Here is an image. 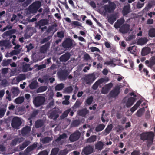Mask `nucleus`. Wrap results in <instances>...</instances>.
Wrapping results in <instances>:
<instances>
[{"instance_id": "obj_1", "label": "nucleus", "mask_w": 155, "mask_h": 155, "mask_svg": "<svg viewBox=\"0 0 155 155\" xmlns=\"http://www.w3.org/2000/svg\"><path fill=\"white\" fill-rule=\"evenodd\" d=\"M17 32L16 29H12L10 30L4 32L2 35V37L4 38H7L8 40H3L0 41V46H5L6 48L10 47V42L9 40L11 39L12 43L14 45H15L16 43L15 42L16 36L14 34Z\"/></svg>"}, {"instance_id": "obj_2", "label": "nucleus", "mask_w": 155, "mask_h": 155, "mask_svg": "<svg viewBox=\"0 0 155 155\" xmlns=\"http://www.w3.org/2000/svg\"><path fill=\"white\" fill-rule=\"evenodd\" d=\"M141 140L143 141H152L154 140L155 134L152 131H148L143 132L140 134Z\"/></svg>"}, {"instance_id": "obj_3", "label": "nucleus", "mask_w": 155, "mask_h": 155, "mask_svg": "<svg viewBox=\"0 0 155 155\" xmlns=\"http://www.w3.org/2000/svg\"><path fill=\"white\" fill-rule=\"evenodd\" d=\"M61 113L62 112L58 108L55 107L51 110L48 116L50 119L56 120L58 117L59 114Z\"/></svg>"}, {"instance_id": "obj_4", "label": "nucleus", "mask_w": 155, "mask_h": 155, "mask_svg": "<svg viewBox=\"0 0 155 155\" xmlns=\"http://www.w3.org/2000/svg\"><path fill=\"white\" fill-rule=\"evenodd\" d=\"M109 4L104 5L103 8L105 13H111L114 11L116 7L115 4L110 2H109Z\"/></svg>"}, {"instance_id": "obj_5", "label": "nucleus", "mask_w": 155, "mask_h": 155, "mask_svg": "<svg viewBox=\"0 0 155 155\" xmlns=\"http://www.w3.org/2000/svg\"><path fill=\"white\" fill-rule=\"evenodd\" d=\"M45 101V97L42 96H37L34 98L33 103L34 105L38 107L44 104Z\"/></svg>"}, {"instance_id": "obj_6", "label": "nucleus", "mask_w": 155, "mask_h": 155, "mask_svg": "<svg viewBox=\"0 0 155 155\" xmlns=\"http://www.w3.org/2000/svg\"><path fill=\"white\" fill-rule=\"evenodd\" d=\"M96 76L94 73L85 75L84 80L86 84H91L96 79Z\"/></svg>"}, {"instance_id": "obj_7", "label": "nucleus", "mask_w": 155, "mask_h": 155, "mask_svg": "<svg viewBox=\"0 0 155 155\" xmlns=\"http://www.w3.org/2000/svg\"><path fill=\"white\" fill-rule=\"evenodd\" d=\"M73 40L69 38H66L62 43V46L66 49H70L73 47Z\"/></svg>"}, {"instance_id": "obj_8", "label": "nucleus", "mask_w": 155, "mask_h": 155, "mask_svg": "<svg viewBox=\"0 0 155 155\" xmlns=\"http://www.w3.org/2000/svg\"><path fill=\"white\" fill-rule=\"evenodd\" d=\"M21 123V120L19 118L15 117L12 120L11 126L14 128L18 129Z\"/></svg>"}, {"instance_id": "obj_9", "label": "nucleus", "mask_w": 155, "mask_h": 155, "mask_svg": "<svg viewBox=\"0 0 155 155\" xmlns=\"http://www.w3.org/2000/svg\"><path fill=\"white\" fill-rule=\"evenodd\" d=\"M120 85L116 86L109 93V95L111 97L114 98L118 96L120 93Z\"/></svg>"}, {"instance_id": "obj_10", "label": "nucleus", "mask_w": 155, "mask_h": 155, "mask_svg": "<svg viewBox=\"0 0 155 155\" xmlns=\"http://www.w3.org/2000/svg\"><path fill=\"white\" fill-rule=\"evenodd\" d=\"M80 136V133L78 131H76L70 135L69 140L71 142H75L79 139Z\"/></svg>"}, {"instance_id": "obj_11", "label": "nucleus", "mask_w": 155, "mask_h": 155, "mask_svg": "<svg viewBox=\"0 0 155 155\" xmlns=\"http://www.w3.org/2000/svg\"><path fill=\"white\" fill-rule=\"evenodd\" d=\"M94 151V146L88 145L84 147L81 153L88 155L92 153Z\"/></svg>"}, {"instance_id": "obj_12", "label": "nucleus", "mask_w": 155, "mask_h": 155, "mask_svg": "<svg viewBox=\"0 0 155 155\" xmlns=\"http://www.w3.org/2000/svg\"><path fill=\"white\" fill-rule=\"evenodd\" d=\"M113 84L112 83H110L105 85L102 87L101 89V93L103 94H107L110 90L112 88Z\"/></svg>"}, {"instance_id": "obj_13", "label": "nucleus", "mask_w": 155, "mask_h": 155, "mask_svg": "<svg viewBox=\"0 0 155 155\" xmlns=\"http://www.w3.org/2000/svg\"><path fill=\"white\" fill-rule=\"evenodd\" d=\"M58 76L60 79L65 80L69 74V72L66 70H63L58 73Z\"/></svg>"}, {"instance_id": "obj_14", "label": "nucleus", "mask_w": 155, "mask_h": 155, "mask_svg": "<svg viewBox=\"0 0 155 155\" xmlns=\"http://www.w3.org/2000/svg\"><path fill=\"white\" fill-rule=\"evenodd\" d=\"M71 55L70 53L66 52L60 57L59 58L60 61L62 62H66L67 61L70 59Z\"/></svg>"}, {"instance_id": "obj_15", "label": "nucleus", "mask_w": 155, "mask_h": 155, "mask_svg": "<svg viewBox=\"0 0 155 155\" xmlns=\"http://www.w3.org/2000/svg\"><path fill=\"white\" fill-rule=\"evenodd\" d=\"M130 26L129 25L125 24L122 25L120 28V31L123 34L127 33L129 31Z\"/></svg>"}, {"instance_id": "obj_16", "label": "nucleus", "mask_w": 155, "mask_h": 155, "mask_svg": "<svg viewBox=\"0 0 155 155\" xmlns=\"http://www.w3.org/2000/svg\"><path fill=\"white\" fill-rule=\"evenodd\" d=\"M145 62L147 66L151 68L155 64V56L152 57L149 61L148 60L145 61Z\"/></svg>"}, {"instance_id": "obj_17", "label": "nucleus", "mask_w": 155, "mask_h": 155, "mask_svg": "<svg viewBox=\"0 0 155 155\" xmlns=\"http://www.w3.org/2000/svg\"><path fill=\"white\" fill-rule=\"evenodd\" d=\"M105 79L104 78H101L96 81L92 86V89L94 90L97 89L98 86L104 82Z\"/></svg>"}, {"instance_id": "obj_18", "label": "nucleus", "mask_w": 155, "mask_h": 155, "mask_svg": "<svg viewBox=\"0 0 155 155\" xmlns=\"http://www.w3.org/2000/svg\"><path fill=\"white\" fill-rule=\"evenodd\" d=\"M136 98L131 97L129 98L126 103V106L127 108H129L131 107L135 102Z\"/></svg>"}, {"instance_id": "obj_19", "label": "nucleus", "mask_w": 155, "mask_h": 155, "mask_svg": "<svg viewBox=\"0 0 155 155\" xmlns=\"http://www.w3.org/2000/svg\"><path fill=\"white\" fill-rule=\"evenodd\" d=\"M31 130V128L29 126H26L22 129L21 133L23 136L28 135Z\"/></svg>"}, {"instance_id": "obj_20", "label": "nucleus", "mask_w": 155, "mask_h": 155, "mask_svg": "<svg viewBox=\"0 0 155 155\" xmlns=\"http://www.w3.org/2000/svg\"><path fill=\"white\" fill-rule=\"evenodd\" d=\"M23 140V138L21 137H16L12 140L10 145L11 146H14L17 144V143H20L22 142Z\"/></svg>"}, {"instance_id": "obj_21", "label": "nucleus", "mask_w": 155, "mask_h": 155, "mask_svg": "<svg viewBox=\"0 0 155 155\" xmlns=\"http://www.w3.org/2000/svg\"><path fill=\"white\" fill-rule=\"evenodd\" d=\"M130 6L129 5L125 6L122 10V13L124 16L127 17V15L130 12Z\"/></svg>"}, {"instance_id": "obj_22", "label": "nucleus", "mask_w": 155, "mask_h": 155, "mask_svg": "<svg viewBox=\"0 0 155 155\" xmlns=\"http://www.w3.org/2000/svg\"><path fill=\"white\" fill-rule=\"evenodd\" d=\"M89 113V111L86 108L80 110L78 111V114L80 116L85 117L86 115Z\"/></svg>"}, {"instance_id": "obj_23", "label": "nucleus", "mask_w": 155, "mask_h": 155, "mask_svg": "<svg viewBox=\"0 0 155 155\" xmlns=\"http://www.w3.org/2000/svg\"><path fill=\"white\" fill-rule=\"evenodd\" d=\"M50 45V43L49 42H47L44 45L41 46L40 48V51L41 53H44L46 52Z\"/></svg>"}, {"instance_id": "obj_24", "label": "nucleus", "mask_w": 155, "mask_h": 155, "mask_svg": "<svg viewBox=\"0 0 155 155\" xmlns=\"http://www.w3.org/2000/svg\"><path fill=\"white\" fill-rule=\"evenodd\" d=\"M37 147V144L35 143L28 147L25 150V151L26 153H28L36 149Z\"/></svg>"}, {"instance_id": "obj_25", "label": "nucleus", "mask_w": 155, "mask_h": 155, "mask_svg": "<svg viewBox=\"0 0 155 155\" xmlns=\"http://www.w3.org/2000/svg\"><path fill=\"white\" fill-rule=\"evenodd\" d=\"M142 101L140 100L138 101L136 104L130 109V111L131 113H133L140 106L141 103Z\"/></svg>"}, {"instance_id": "obj_26", "label": "nucleus", "mask_w": 155, "mask_h": 155, "mask_svg": "<svg viewBox=\"0 0 155 155\" xmlns=\"http://www.w3.org/2000/svg\"><path fill=\"white\" fill-rule=\"evenodd\" d=\"M48 24V21L47 19H41L38 21L37 23V25L39 27V28H41V27L42 26H44Z\"/></svg>"}, {"instance_id": "obj_27", "label": "nucleus", "mask_w": 155, "mask_h": 155, "mask_svg": "<svg viewBox=\"0 0 155 155\" xmlns=\"http://www.w3.org/2000/svg\"><path fill=\"white\" fill-rule=\"evenodd\" d=\"M151 51L149 47L143 48L142 50L141 55L144 56L149 54Z\"/></svg>"}, {"instance_id": "obj_28", "label": "nucleus", "mask_w": 155, "mask_h": 155, "mask_svg": "<svg viewBox=\"0 0 155 155\" xmlns=\"http://www.w3.org/2000/svg\"><path fill=\"white\" fill-rule=\"evenodd\" d=\"M44 125L43 121L41 119L37 120L35 123V127L36 128L42 127Z\"/></svg>"}, {"instance_id": "obj_29", "label": "nucleus", "mask_w": 155, "mask_h": 155, "mask_svg": "<svg viewBox=\"0 0 155 155\" xmlns=\"http://www.w3.org/2000/svg\"><path fill=\"white\" fill-rule=\"evenodd\" d=\"M97 137L95 135H92L90 137L87 139L86 140V143H91L96 141Z\"/></svg>"}, {"instance_id": "obj_30", "label": "nucleus", "mask_w": 155, "mask_h": 155, "mask_svg": "<svg viewBox=\"0 0 155 155\" xmlns=\"http://www.w3.org/2000/svg\"><path fill=\"white\" fill-rule=\"evenodd\" d=\"M38 83L36 80L32 81L29 84V87L31 89H34L36 88L38 86Z\"/></svg>"}, {"instance_id": "obj_31", "label": "nucleus", "mask_w": 155, "mask_h": 155, "mask_svg": "<svg viewBox=\"0 0 155 155\" xmlns=\"http://www.w3.org/2000/svg\"><path fill=\"white\" fill-rule=\"evenodd\" d=\"M103 145L104 144L102 142L99 141L95 144V148L96 149L101 150L103 148Z\"/></svg>"}, {"instance_id": "obj_32", "label": "nucleus", "mask_w": 155, "mask_h": 155, "mask_svg": "<svg viewBox=\"0 0 155 155\" xmlns=\"http://www.w3.org/2000/svg\"><path fill=\"white\" fill-rule=\"evenodd\" d=\"M107 18L108 22L111 24H113L116 19L115 16L113 15L108 17Z\"/></svg>"}, {"instance_id": "obj_33", "label": "nucleus", "mask_w": 155, "mask_h": 155, "mask_svg": "<svg viewBox=\"0 0 155 155\" xmlns=\"http://www.w3.org/2000/svg\"><path fill=\"white\" fill-rule=\"evenodd\" d=\"M148 41L146 38H141L138 40L137 42L139 44L143 45L146 44Z\"/></svg>"}, {"instance_id": "obj_34", "label": "nucleus", "mask_w": 155, "mask_h": 155, "mask_svg": "<svg viewBox=\"0 0 155 155\" xmlns=\"http://www.w3.org/2000/svg\"><path fill=\"white\" fill-rule=\"evenodd\" d=\"M144 111V108L143 107L139 109L135 114L138 117H141L142 116Z\"/></svg>"}, {"instance_id": "obj_35", "label": "nucleus", "mask_w": 155, "mask_h": 155, "mask_svg": "<svg viewBox=\"0 0 155 155\" xmlns=\"http://www.w3.org/2000/svg\"><path fill=\"white\" fill-rule=\"evenodd\" d=\"M52 140V139L51 138L49 137H47L43 138L42 139L41 141L43 143L45 144L49 143Z\"/></svg>"}, {"instance_id": "obj_36", "label": "nucleus", "mask_w": 155, "mask_h": 155, "mask_svg": "<svg viewBox=\"0 0 155 155\" xmlns=\"http://www.w3.org/2000/svg\"><path fill=\"white\" fill-rule=\"evenodd\" d=\"M105 127L104 124H100L96 127L95 130L97 132L101 131L104 129Z\"/></svg>"}, {"instance_id": "obj_37", "label": "nucleus", "mask_w": 155, "mask_h": 155, "mask_svg": "<svg viewBox=\"0 0 155 155\" xmlns=\"http://www.w3.org/2000/svg\"><path fill=\"white\" fill-rule=\"evenodd\" d=\"M71 110V109L69 108L64 111L62 114V115L60 116L61 118V119H64L66 117L68 116Z\"/></svg>"}, {"instance_id": "obj_38", "label": "nucleus", "mask_w": 155, "mask_h": 155, "mask_svg": "<svg viewBox=\"0 0 155 155\" xmlns=\"http://www.w3.org/2000/svg\"><path fill=\"white\" fill-rule=\"evenodd\" d=\"M28 10L29 12L31 13H36L38 11V10L35 7L32 5V4L29 6Z\"/></svg>"}, {"instance_id": "obj_39", "label": "nucleus", "mask_w": 155, "mask_h": 155, "mask_svg": "<svg viewBox=\"0 0 155 155\" xmlns=\"http://www.w3.org/2000/svg\"><path fill=\"white\" fill-rule=\"evenodd\" d=\"M64 87V84L63 83L59 84L55 87V89L56 91H60L62 90Z\"/></svg>"}, {"instance_id": "obj_40", "label": "nucleus", "mask_w": 155, "mask_h": 155, "mask_svg": "<svg viewBox=\"0 0 155 155\" xmlns=\"http://www.w3.org/2000/svg\"><path fill=\"white\" fill-rule=\"evenodd\" d=\"M24 101V98L23 97H19L15 100V102L16 104H21Z\"/></svg>"}, {"instance_id": "obj_41", "label": "nucleus", "mask_w": 155, "mask_h": 155, "mask_svg": "<svg viewBox=\"0 0 155 155\" xmlns=\"http://www.w3.org/2000/svg\"><path fill=\"white\" fill-rule=\"evenodd\" d=\"M67 137V135L66 133H63L62 135H60L55 140V141L58 142L61 139H64Z\"/></svg>"}, {"instance_id": "obj_42", "label": "nucleus", "mask_w": 155, "mask_h": 155, "mask_svg": "<svg viewBox=\"0 0 155 155\" xmlns=\"http://www.w3.org/2000/svg\"><path fill=\"white\" fill-rule=\"evenodd\" d=\"M80 122L79 120H75L72 122L71 125L72 127H77L79 125Z\"/></svg>"}, {"instance_id": "obj_43", "label": "nucleus", "mask_w": 155, "mask_h": 155, "mask_svg": "<svg viewBox=\"0 0 155 155\" xmlns=\"http://www.w3.org/2000/svg\"><path fill=\"white\" fill-rule=\"evenodd\" d=\"M47 86H42L39 87L37 90V93L43 92L45 91L47 89Z\"/></svg>"}, {"instance_id": "obj_44", "label": "nucleus", "mask_w": 155, "mask_h": 155, "mask_svg": "<svg viewBox=\"0 0 155 155\" xmlns=\"http://www.w3.org/2000/svg\"><path fill=\"white\" fill-rule=\"evenodd\" d=\"M81 101L77 100L72 107L73 110L76 109V108L79 107L81 105Z\"/></svg>"}, {"instance_id": "obj_45", "label": "nucleus", "mask_w": 155, "mask_h": 155, "mask_svg": "<svg viewBox=\"0 0 155 155\" xmlns=\"http://www.w3.org/2000/svg\"><path fill=\"white\" fill-rule=\"evenodd\" d=\"M29 144V141H26L23 142L21 145L19 146V148L20 150H23L25 148L27 147Z\"/></svg>"}, {"instance_id": "obj_46", "label": "nucleus", "mask_w": 155, "mask_h": 155, "mask_svg": "<svg viewBox=\"0 0 155 155\" xmlns=\"http://www.w3.org/2000/svg\"><path fill=\"white\" fill-rule=\"evenodd\" d=\"M32 4V6L35 7L38 10L41 6V3L40 1H37L33 2Z\"/></svg>"}, {"instance_id": "obj_47", "label": "nucleus", "mask_w": 155, "mask_h": 155, "mask_svg": "<svg viewBox=\"0 0 155 155\" xmlns=\"http://www.w3.org/2000/svg\"><path fill=\"white\" fill-rule=\"evenodd\" d=\"M32 4V6L35 7L38 10L41 6V3L40 1H37L33 2Z\"/></svg>"}, {"instance_id": "obj_48", "label": "nucleus", "mask_w": 155, "mask_h": 155, "mask_svg": "<svg viewBox=\"0 0 155 155\" xmlns=\"http://www.w3.org/2000/svg\"><path fill=\"white\" fill-rule=\"evenodd\" d=\"M148 35L151 37H155V29L151 28L149 31Z\"/></svg>"}, {"instance_id": "obj_49", "label": "nucleus", "mask_w": 155, "mask_h": 155, "mask_svg": "<svg viewBox=\"0 0 155 155\" xmlns=\"http://www.w3.org/2000/svg\"><path fill=\"white\" fill-rule=\"evenodd\" d=\"M30 65L28 64H26L23 65L22 67V70L24 72H26L29 71V68Z\"/></svg>"}, {"instance_id": "obj_50", "label": "nucleus", "mask_w": 155, "mask_h": 155, "mask_svg": "<svg viewBox=\"0 0 155 155\" xmlns=\"http://www.w3.org/2000/svg\"><path fill=\"white\" fill-rule=\"evenodd\" d=\"M59 149L58 148H54L51 150V155H56L58 153Z\"/></svg>"}, {"instance_id": "obj_51", "label": "nucleus", "mask_w": 155, "mask_h": 155, "mask_svg": "<svg viewBox=\"0 0 155 155\" xmlns=\"http://www.w3.org/2000/svg\"><path fill=\"white\" fill-rule=\"evenodd\" d=\"M113 128V126L112 124H110L107 126V127L105 130V132L107 133V134H108L111 130Z\"/></svg>"}, {"instance_id": "obj_52", "label": "nucleus", "mask_w": 155, "mask_h": 155, "mask_svg": "<svg viewBox=\"0 0 155 155\" xmlns=\"http://www.w3.org/2000/svg\"><path fill=\"white\" fill-rule=\"evenodd\" d=\"M93 98L92 96H91L88 97L86 100V104L88 105H90L93 102Z\"/></svg>"}, {"instance_id": "obj_53", "label": "nucleus", "mask_w": 155, "mask_h": 155, "mask_svg": "<svg viewBox=\"0 0 155 155\" xmlns=\"http://www.w3.org/2000/svg\"><path fill=\"white\" fill-rule=\"evenodd\" d=\"M31 0H26L22 4V6L24 7H26L31 3Z\"/></svg>"}, {"instance_id": "obj_54", "label": "nucleus", "mask_w": 155, "mask_h": 155, "mask_svg": "<svg viewBox=\"0 0 155 155\" xmlns=\"http://www.w3.org/2000/svg\"><path fill=\"white\" fill-rule=\"evenodd\" d=\"M68 150L66 149L61 150L60 152V155H66L68 153Z\"/></svg>"}, {"instance_id": "obj_55", "label": "nucleus", "mask_w": 155, "mask_h": 155, "mask_svg": "<svg viewBox=\"0 0 155 155\" xmlns=\"http://www.w3.org/2000/svg\"><path fill=\"white\" fill-rule=\"evenodd\" d=\"M134 48H135V46L129 47L128 48L127 50L128 51L130 52V53L132 54H134L135 52V51L134 50H133Z\"/></svg>"}, {"instance_id": "obj_56", "label": "nucleus", "mask_w": 155, "mask_h": 155, "mask_svg": "<svg viewBox=\"0 0 155 155\" xmlns=\"http://www.w3.org/2000/svg\"><path fill=\"white\" fill-rule=\"evenodd\" d=\"M12 61L11 59H8L5 61H4L3 63V66H7Z\"/></svg>"}, {"instance_id": "obj_57", "label": "nucleus", "mask_w": 155, "mask_h": 155, "mask_svg": "<svg viewBox=\"0 0 155 155\" xmlns=\"http://www.w3.org/2000/svg\"><path fill=\"white\" fill-rule=\"evenodd\" d=\"M50 40V38L49 36H48L47 37L44 38L41 41V44H43L45 42H47Z\"/></svg>"}, {"instance_id": "obj_58", "label": "nucleus", "mask_w": 155, "mask_h": 155, "mask_svg": "<svg viewBox=\"0 0 155 155\" xmlns=\"http://www.w3.org/2000/svg\"><path fill=\"white\" fill-rule=\"evenodd\" d=\"M144 5V3H141L139 2H138L136 5V7L138 9H140L143 7Z\"/></svg>"}, {"instance_id": "obj_59", "label": "nucleus", "mask_w": 155, "mask_h": 155, "mask_svg": "<svg viewBox=\"0 0 155 155\" xmlns=\"http://www.w3.org/2000/svg\"><path fill=\"white\" fill-rule=\"evenodd\" d=\"M38 113V111L36 110L33 111L30 115L31 118L35 117Z\"/></svg>"}, {"instance_id": "obj_60", "label": "nucleus", "mask_w": 155, "mask_h": 155, "mask_svg": "<svg viewBox=\"0 0 155 155\" xmlns=\"http://www.w3.org/2000/svg\"><path fill=\"white\" fill-rule=\"evenodd\" d=\"M57 36L59 38H63L64 37V33L62 31L58 32L57 33Z\"/></svg>"}, {"instance_id": "obj_61", "label": "nucleus", "mask_w": 155, "mask_h": 155, "mask_svg": "<svg viewBox=\"0 0 155 155\" xmlns=\"http://www.w3.org/2000/svg\"><path fill=\"white\" fill-rule=\"evenodd\" d=\"M48 152L46 150L41 151L38 155H48Z\"/></svg>"}, {"instance_id": "obj_62", "label": "nucleus", "mask_w": 155, "mask_h": 155, "mask_svg": "<svg viewBox=\"0 0 155 155\" xmlns=\"http://www.w3.org/2000/svg\"><path fill=\"white\" fill-rule=\"evenodd\" d=\"M90 49L92 52H94L95 51L100 52V50L96 47H91Z\"/></svg>"}, {"instance_id": "obj_63", "label": "nucleus", "mask_w": 155, "mask_h": 155, "mask_svg": "<svg viewBox=\"0 0 155 155\" xmlns=\"http://www.w3.org/2000/svg\"><path fill=\"white\" fill-rule=\"evenodd\" d=\"M57 25L56 24H54L51 26H50L48 27L47 30V32H50L52 31L54 28V27H56Z\"/></svg>"}, {"instance_id": "obj_64", "label": "nucleus", "mask_w": 155, "mask_h": 155, "mask_svg": "<svg viewBox=\"0 0 155 155\" xmlns=\"http://www.w3.org/2000/svg\"><path fill=\"white\" fill-rule=\"evenodd\" d=\"M131 155H140V153L139 151L134 150L131 153Z\"/></svg>"}]
</instances>
